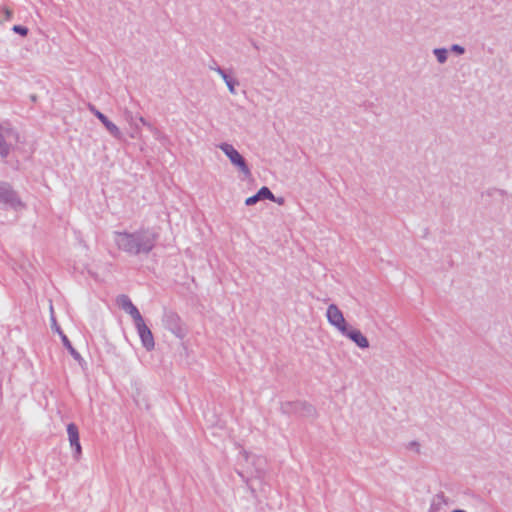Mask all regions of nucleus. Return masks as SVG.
I'll return each instance as SVG.
<instances>
[{"label":"nucleus","instance_id":"14","mask_svg":"<svg viewBox=\"0 0 512 512\" xmlns=\"http://www.w3.org/2000/svg\"><path fill=\"white\" fill-rule=\"evenodd\" d=\"M57 333H59V335L61 336L62 343L68 349L71 356L77 361L82 360L81 355L74 349L68 337L62 332L60 327H57Z\"/></svg>","mask_w":512,"mask_h":512},{"label":"nucleus","instance_id":"20","mask_svg":"<svg viewBox=\"0 0 512 512\" xmlns=\"http://www.w3.org/2000/svg\"><path fill=\"white\" fill-rule=\"evenodd\" d=\"M12 30L21 36H26L28 34V29L21 25H14Z\"/></svg>","mask_w":512,"mask_h":512},{"label":"nucleus","instance_id":"17","mask_svg":"<svg viewBox=\"0 0 512 512\" xmlns=\"http://www.w3.org/2000/svg\"><path fill=\"white\" fill-rule=\"evenodd\" d=\"M107 131L116 139L122 138V133L118 126L114 124L112 121L109 120V122L104 126Z\"/></svg>","mask_w":512,"mask_h":512},{"label":"nucleus","instance_id":"32","mask_svg":"<svg viewBox=\"0 0 512 512\" xmlns=\"http://www.w3.org/2000/svg\"><path fill=\"white\" fill-rule=\"evenodd\" d=\"M100 122L105 126L109 122V119L106 116H104V118H102Z\"/></svg>","mask_w":512,"mask_h":512},{"label":"nucleus","instance_id":"15","mask_svg":"<svg viewBox=\"0 0 512 512\" xmlns=\"http://www.w3.org/2000/svg\"><path fill=\"white\" fill-rule=\"evenodd\" d=\"M223 81L225 82L229 92L233 95H235L237 92H236V86L239 85V82L238 80H236L235 78L229 76L226 71L220 76Z\"/></svg>","mask_w":512,"mask_h":512},{"label":"nucleus","instance_id":"5","mask_svg":"<svg viewBox=\"0 0 512 512\" xmlns=\"http://www.w3.org/2000/svg\"><path fill=\"white\" fill-rule=\"evenodd\" d=\"M326 318L328 323L334 327L340 334L345 332L349 327L347 321L344 318L342 311L336 304H330L326 310Z\"/></svg>","mask_w":512,"mask_h":512},{"label":"nucleus","instance_id":"23","mask_svg":"<svg viewBox=\"0 0 512 512\" xmlns=\"http://www.w3.org/2000/svg\"><path fill=\"white\" fill-rule=\"evenodd\" d=\"M407 448L415 453H420V444L417 441H411Z\"/></svg>","mask_w":512,"mask_h":512},{"label":"nucleus","instance_id":"6","mask_svg":"<svg viewBox=\"0 0 512 512\" xmlns=\"http://www.w3.org/2000/svg\"><path fill=\"white\" fill-rule=\"evenodd\" d=\"M18 138L17 133L10 125H0V155L6 157L11 148L10 141Z\"/></svg>","mask_w":512,"mask_h":512},{"label":"nucleus","instance_id":"7","mask_svg":"<svg viewBox=\"0 0 512 512\" xmlns=\"http://www.w3.org/2000/svg\"><path fill=\"white\" fill-rule=\"evenodd\" d=\"M280 409L284 414L302 413V415L306 416H313L315 414V409L311 405L300 401L283 402L281 403Z\"/></svg>","mask_w":512,"mask_h":512},{"label":"nucleus","instance_id":"1","mask_svg":"<svg viewBox=\"0 0 512 512\" xmlns=\"http://www.w3.org/2000/svg\"><path fill=\"white\" fill-rule=\"evenodd\" d=\"M158 233L150 228H140L133 232L115 231L113 241L117 248L129 255L149 254L158 240Z\"/></svg>","mask_w":512,"mask_h":512},{"label":"nucleus","instance_id":"21","mask_svg":"<svg viewBox=\"0 0 512 512\" xmlns=\"http://www.w3.org/2000/svg\"><path fill=\"white\" fill-rule=\"evenodd\" d=\"M50 320L52 329H54L57 332V327H59V325L57 324L56 318L54 316V309L52 304H50Z\"/></svg>","mask_w":512,"mask_h":512},{"label":"nucleus","instance_id":"34","mask_svg":"<svg viewBox=\"0 0 512 512\" xmlns=\"http://www.w3.org/2000/svg\"><path fill=\"white\" fill-rule=\"evenodd\" d=\"M451 512H466V511H465V510H462V509H455V510H453V511H451Z\"/></svg>","mask_w":512,"mask_h":512},{"label":"nucleus","instance_id":"22","mask_svg":"<svg viewBox=\"0 0 512 512\" xmlns=\"http://www.w3.org/2000/svg\"><path fill=\"white\" fill-rule=\"evenodd\" d=\"M450 50L458 55H462L465 53V48L461 45H458V44H453L451 47H450Z\"/></svg>","mask_w":512,"mask_h":512},{"label":"nucleus","instance_id":"19","mask_svg":"<svg viewBox=\"0 0 512 512\" xmlns=\"http://www.w3.org/2000/svg\"><path fill=\"white\" fill-rule=\"evenodd\" d=\"M13 17V12L7 7H0V20L1 21H9Z\"/></svg>","mask_w":512,"mask_h":512},{"label":"nucleus","instance_id":"33","mask_svg":"<svg viewBox=\"0 0 512 512\" xmlns=\"http://www.w3.org/2000/svg\"><path fill=\"white\" fill-rule=\"evenodd\" d=\"M145 127H147V129L151 132V130H152L155 126H154L153 124H151L150 122H148V123L146 124V126H145Z\"/></svg>","mask_w":512,"mask_h":512},{"label":"nucleus","instance_id":"25","mask_svg":"<svg viewBox=\"0 0 512 512\" xmlns=\"http://www.w3.org/2000/svg\"><path fill=\"white\" fill-rule=\"evenodd\" d=\"M209 69L216 72L219 76L225 72V70L218 66L216 62H213V64L209 66Z\"/></svg>","mask_w":512,"mask_h":512},{"label":"nucleus","instance_id":"11","mask_svg":"<svg viewBox=\"0 0 512 512\" xmlns=\"http://www.w3.org/2000/svg\"><path fill=\"white\" fill-rule=\"evenodd\" d=\"M341 335L350 339L360 349H367L369 347V340L359 329L349 326Z\"/></svg>","mask_w":512,"mask_h":512},{"label":"nucleus","instance_id":"12","mask_svg":"<svg viewBox=\"0 0 512 512\" xmlns=\"http://www.w3.org/2000/svg\"><path fill=\"white\" fill-rule=\"evenodd\" d=\"M447 505L448 498L443 492H439L431 498L428 512H441Z\"/></svg>","mask_w":512,"mask_h":512},{"label":"nucleus","instance_id":"9","mask_svg":"<svg viewBox=\"0 0 512 512\" xmlns=\"http://www.w3.org/2000/svg\"><path fill=\"white\" fill-rule=\"evenodd\" d=\"M67 433L70 446L74 449L73 457L75 460H79L82 454V448L79 440L78 427L74 423L67 425Z\"/></svg>","mask_w":512,"mask_h":512},{"label":"nucleus","instance_id":"31","mask_svg":"<svg viewBox=\"0 0 512 512\" xmlns=\"http://www.w3.org/2000/svg\"><path fill=\"white\" fill-rule=\"evenodd\" d=\"M104 114L100 111H98L96 114H95V117H97L99 120H101L102 118H104Z\"/></svg>","mask_w":512,"mask_h":512},{"label":"nucleus","instance_id":"24","mask_svg":"<svg viewBox=\"0 0 512 512\" xmlns=\"http://www.w3.org/2000/svg\"><path fill=\"white\" fill-rule=\"evenodd\" d=\"M258 201H260V200H259V197H258V195H257V193H256L255 195H253V196H251V197H248V198L245 200V204H246L247 206H252V205L256 204Z\"/></svg>","mask_w":512,"mask_h":512},{"label":"nucleus","instance_id":"8","mask_svg":"<svg viewBox=\"0 0 512 512\" xmlns=\"http://www.w3.org/2000/svg\"><path fill=\"white\" fill-rule=\"evenodd\" d=\"M135 327L137 329V332L141 339V343H142L143 347L147 351L153 350L155 347L154 337H153L151 330L145 324L144 319L135 323Z\"/></svg>","mask_w":512,"mask_h":512},{"label":"nucleus","instance_id":"35","mask_svg":"<svg viewBox=\"0 0 512 512\" xmlns=\"http://www.w3.org/2000/svg\"><path fill=\"white\" fill-rule=\"evenodd\" d=\"M31 99H32V101H35L36 100V96L35 95L31 96Z\"/></svg>","mask_w":512,"mask_h":512},{"label":"nucleus","instance_id":"2","mask_svg":"<svg viewBox=\"0 0 512 512\" xmlns=\"http://www.w3.org/2000/svg\"><path fill=\"white\" fill-rule=\"evenodd\" d=\"M0 203L16 212L26 209V203L19 193L5 181H0Z\"/></svg>","mask_w":512,"mask_h":512},{"label":"nucleus","instance_id":"29","mask_svg":"<svg viewBox=\"0 0 512 512\" xmlns=\"http://www.w3.org/2000/svg\"><path fill=\"white\" fill-rule=\"evenodd\" d=\"M88 109L91 113H93L94 115L99 111L94 105L92 104H88Z\"/></svg>","mask_w":512,"mask_h":512},{"label":"nucleus","instance_id":"13","mask_svg":"<svg viewBox=\"0 0 512 512\" xmlns=\"http://www.w3.org/2000/svg\"><path fill=\"white\" fill-rule=\"evenodd\" d=\"M126 121L129 123V125L133 128V132L131 133V138H140V125L137 121L138 119L133 116V114L130 111H125L124 113Z\"/></svg>","mask_w":512,"mask_h":512},{"label":"nucleus","instance_id":"3","mask_svg":"<svg viewBox=\"0 0 512 512\" xmlns=\"http://www.w3.org/2000/svg\"><path fill=\"white\" fill-rule=\"evenodd\" d=\"M230 160L231 164L244 176H250L251 171L244 157L234 148L232 144L220 143L217 146Z\"/></svg>","mask_w":512,"mask_h":512},{"label":"nucleus","instance_id":"28","mask_svg":"<svg viewBox=\"0 0 512 512\" xmlns=\"http://www.w3.org/2000/svg\"><path fill=\"white\" fill-rule=\"evenodd\" d=\"M271 201H274L275 203H277L279 205H283L284 204V198H282V197L276 198L274 196V199H271Z\"/></svg>","mask_w":512,"mask_h":512},{"label":"nucleus","instance_id":"27","mask_svg":"<svg viewBox=\"0 0 512 512\" xmlns=\"http://www.w3.org/2000/svg\"><path fill=\"white\" fill-rule=\"evenodd\" d=\"M151 133L153 134V136H154L156 139H160V138H161V136H162L161 131H160L158 128H156V127H154V128L151 130Z\"/></svg>","mask_w":512,"mask_h":512},{"label":"nucleus","instance_id":"4","mask_svg":"<svg viewBox=\"0 0 512 512\" xmlns=\"http://www.w3.org/2000/svg\"><path fill=\"white\" fill-rule=\"evenodd\" d=\"M162 323L167 330L179 339H183L187 334V329L179 315L173 311H166L164 313Z\"/></svg>","mask_w":512,"mask_h":512},{"label":"nucleus","instance_id":"26","mask_svg":"<svg viewBox=\"0 0 512 512\" xmlns=\"http://www.w3.org/2000/svg\"><path fill=\"white\" fill-rule=\"evenodd\" d=\"M241 455H242V457H243L246 461H249V459L251 458V455H250L248 452H246V451H243V452L241 453ZM252 459H253V461H254V460H257L258 462H261V458H259V457H257V458H256L255 456H252Z\"/></svg>","mask_w":512,"mask_h":512},{"label":"nucleus","instance_id":"18","mask_svg":"<svg viewBox=\"0 0 512 512\" xmlns=\"http://www.w3.org/2000/svg\"><path fill=\"white\" fill-rule=\"evenodd\" d=\"M257 195L259 197V200H264V199L271 200V199H274L273 193L266 186L260 188L259 191L257 192Z\"/></svg>","mask_w":512,"mask_h":512},{"label":"nucleus","instance_id":"16","mask_svg":"<svg viewBox=\"0 0 512 512\" xmlns=\"http://www.w3.org/2000/svg\"><path fill=\"white\" fill-rule=\"evenodd\" d=\"M433 54L439 64H444L448 58V50L446 48H435Z\"/></svg>","mask_w":512,"mask_h":512},{"label":"nucleus","instance_id":"10","mask_svg":"<svg viewBox=\"0 0 512 512\" xmlns=\"http://www.w3.org/2000/svg\"><path fill=\"white\" fill-rule=\"evenodd\" d=\"M118 305L123 309L127 314H129L134 324L143 319L137 307L131 302L130 298L127 295H121L117 299Z\"/></svg>","mask_w":512,"mask_h":512},{"label":"nucleus","instance_id":"30","mask_svg":"<svg viewBox=\"0 0 512 512\" xmlns=\"http://www.w3.org/2000/svg\"><path fill=\"white\" fill-rule=\"evenodd\" d=\"M138 122L144 126H146V124L148 123V121H146L145 118H143L142 116L138 117Z\"/></svg>","mask_w":512,"mask_h":512}]
</instances>
